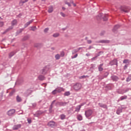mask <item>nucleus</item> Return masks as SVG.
<instances>
[{"label": "nucleus", "mask_w": 131, "mask_h": 131, "mask_svg": "<svg viewBox=\"0 0 131 131\" xmlns=\"http://www.w3.org/2000/svg\"><path fill=\"white\" fill-rule=\"evenodd\" d=\"M103 65H104V64L101 63L98 66V71H99L100 72H101L103 71V70H104V69L102 68Z\"/></svg>", "instance_id": "aec40b11"}, {"label": "nucleus", "mask_w": 131, "mask_h": 131, "mask_svg": "<svg viewBox=\"0 0 131 131\" xmlns=\"http://www.w3.org/2000/svg\"><path fill=\"white\" fill-rule=\"evenodd\" d=\"M47 31H49V28H46L44 30V32H47Z\"/></svg>", "instance_id": "0e129e2a"}, {"label": "nucleus", "mask_w": 131, "mask_h": 131, "mask_svg": "<svg viewBox=\"0 0 131 131\" xmlns=\"http://www.w3.org/2000/svg\"><path fill=\"white\" fill-rule=\"evenodd\" d=\"M120 113H122V108H118L117 110L116 114H117L118 115H119L120 114Z\"/></svg>", "instance_id": "b1692460"}, {"label": "nucleus", "mask_w": 131, "mask_h": 131, "mask_svg": "<svg viewBox=\"0 0 131 131\" xmlns=\"http://www.w3.org/2000/svg\"><path fill=\"white\" fill-rule=\"evenodd\" d=\"M123 64H129V60L128 59H124L123 61Z\"/></svg>", "instance_id": "473e14b6"}, {"label": "nucleus", "mask_w": 131, "mask_h": 131, "mask_svg": "<svg viewBox=\"0 0 131 131\" xmlns=\"http://www.w3.org/2000/svg\"><path fill=\"white\" fill-rule=\"evenodd\" d=\"M36 29V27H31V30H32V31H35Z\"/></svg>", "instance_id": "3c124183"}, {"label": "nucleus", "mask_w": 131, "mask_h": 131, "mask_svg": "<svg viewBox=\"0 0 131 131\" xmlns=\"http://www.w3.org/2000/svg\"><path fill=\"white\" fill-rule=\"evenodd\" d=\"M57 93H58V92H57V89H55L52 92V95H56Z\"/></svg>", "instance_id": "c03bdc74"}, {"label": "nucleus", "mask_w": 131, "mask_h": 131, "mask_svg": "<svg viewBox=\"0 0 131 131\" xmlns=\"http://www.w3.org/2000/svg\"><path fill=\"white\" fill-rule=\"evenodd\" d=\"M26 96H29L31 94V90H28L25 93Z\"/></svg>", "instance_id": "7c9ffc66"}, {"label": "nucleus", "mask_w": 131, "mask_h": 131, "mask_svg": "<svg viewBox=\"0 0 131 131\" xmlns=\"http://www.w3.org/2000/svg\"><path fill=\"white\" fill-rule=\"evenodd\" d=\"M126 99H127V96L124 95L123 96H121L119 100L120 101H123V100H126Z\"/></svg>", "instance_id": "a878e982"}, {"label": "nucleus", "mask_w": 131, "mask_h": 131, "mask_svg": "<svg viewBox=\"0 0 131 131\" xmlns=\"http://www.w3.org/2000/svg\"><path fill=\"white\" fill-rule=\"evenodd\" d=\"M95 68H96V64H92L90 67V69L94 70L95 69Z\"/></svg>", "instance_id": "a19ab883"}, {"label": "nucleus", "mask_w": 131, "mask_h": 131, "mask_svg": "<svg viewBox=\"0 0 131 131\" xmlns=\"http://www.w3.org/2000/svg\"><path fill=\"white\" fill-rule=\"evenodd\" d=\"M56 91L57 92V93H61V92H64V89H63V88H56Z\"/></svg>", "instance_id": "5701e85b"}, {"label": "nucleus", "mask_w": 131, "mask_h": 131, "mask_svg": "<svg viewBox=\"0 0 131 131\" xmlns=\"http://www.w3.org/2000/svg\"><path fill=\"white\" fill-rule=\"evenodd\" d=\"M73 88L75 91H79L81 89V84L77 83L74 85Z\"/></svg>", "instance_id": "20e7f679"}, {"label": "nucleus", "mask_w": 131, "mask_h": 131, "mask_svg": "<svg viewBox=\"0 0 131 131\" xmlns=\"http://www.w3.org/2000/svg\"><path fill=\"white\" fill-rule=\"evenodd\" d=\"M24 29H25L24 28L19 29V30H17L16 32V36L19 35L20 33H21V32L24 31Z\"/></svg>", "instance_id": "6ab92c4d"}, {"label": "nucleus", "mask_w": 131, "mask_h": 131, "mask_svg": "<svg viewBox=\"0 0 131 131\" xmlns=\"http://www.w3.org/2000/svg\"><path fill=\"white\" fill-rule=\"evenodd\" d=\"M77 118L78 120L80 121L82 120V116H81V115H78Z\"/></svg>", "instance_id": "2f4dec72"}, {"label": "nucleus", "mask_w": 131, "mask_h": 131, "mask_svg": "<svg viewBox=\"0 0 131 131\" xmlns=\"http://www.w3.org/2000/svg\"><path fill=\"white\" fill-rule=\"evenodd\" d=\"M65 117H66V116L64 114H62L60 115V118L62 120L65 119Z\"/></svg>", "instance_id": "37998d69"}, {"label": "nucleus", "mask_w": 131, "mask_h": 131, "mask_svg": "<svg viewBox=\"0 0 131 131\" xmlns=\"http://www.w3.org/2000/svg\"><path fill=\"white\" fill-rule=\"evenodd\" d=\"M123 93H127V92H128V91H129V88H127L125 90H123Z\"/></svg>", "instance_id": "5fc2aeb1"}, {"label": "nucleus", "mask_w": 131, "mask_h": 131, "mask_svg": "<svg viewBox=\"0 0 131 131\" xmlns=\"http://www.w3.org/2000/svg\"><path fill=\"white\" fill-rule=\"evenodd\" d=\"M92 49H93V47L90 46L88 48V50H91Z\"/></svg>", "instance_id": "774afa93"}, {"label": "nucleus", "mask_w": 131, "mask_h": 131, "mask_svg": "<svg viewBox=\"0 0 131 131\" xmlns=\"http://www.w3.org/2000/svg\"><path fill=\"white\" fill-rule=\"evenodd\" d=\"M28 2V0H20L19 2V6H23L25 3H27Z\"/></svg>", "instance_id": "4be33fe9"}, {"label": "nucleus", "mask_w": 131, "mask_h": 131, "mask_svg": "<svg viewBox=\"0 0 131 131\" xmlns=\"http://www.w3.org/2000/svg\"><path fill=\"white\" fill-rule=\"evenodd\" d=\"M33 21H34V19H32L31 20H30L29 21L27 22L25 25H24V29L28 27V26H29V25H30V24H31V23H32L33 22Z\"/></svg>", "instance_id": "9d476101"}, {"label": "nucleus", "mask_w": 131, "mask_h": 131, "mask_svg": "<svg viewBox=\"0 0 131 131\" xmlns=\"http://www.w3.org/2000/svg\"><path fill=\"white\" fill-rule=\"evenodd\" d=\"M104 34H105V31H103L101 32L100 35H104Z\"/></svg>", "instance_id": "69168bd1"}, {"label": "nucleus", "mask_w": 131, "mask_h": 131, "mask_svg": "<svg viewBox=\"0 0 131 131\" xmlns=\"http://www.w3.org/2000/svg\"><path fill=\"white\" fill-rule=\"evenodd\" d=\"M120 27V26H119V25H115L112 30L113 32H114L115 33H116L117 31V29H119Z\"/></svg>", "instance_id": "ddd939ff"}, {"label": "nucleus", "mask_w": 131, "mask_h": 131, "mask_svg": "<svg viewBox=\"0 0 131 131\" xmlns=\"http://www.w3.org/2000/svg\"><path fill=\"white\" fill-rule=\"evenodd\" d=\"M39 43H35L34 44V47L35 48H39Z\"/></svg>", "instance_id": "13d9d810"}, {"label": "nucleus", "mask_w": 131, "mask_h": 131, "mask_svg": "<svg viewBox=\"0 0 131 131\" xmlns=\"http://www.w3.org/2000/svg\"><path fill=\"white\" fill-rule=\"evenodd\" d=\"M98 106L99 107H101V108H103V109H108V107H107V105L102 103L101 102L98 103Z\"/></svg>", "instance_id": "f8f14e48"}, {"label": "nucleus", "mask_w": 131, "mask_h": 131, "mask_svg": "<svg viewBox=\"0 0 131 131\" xmlns=\"http://www.w3.org/2000/svg\"><path fill=\"white\" fill-rule=\"evenodd\" d=\"M64 96H66L67 97H68V96H70V92H69V91L66 92L64 93Z\"/></svg>", "instance_id": "58836bf2"}, {"label": "nucleus", "mask_w": 131, "mask_h": 131, "mask_svg": "<svg viewBox=\"0 0 131 131\" xmlns=\"http://www.w3.org/2000/svg\"><path fill=\"white\" fill-rule=\"evenodd\" d=\"M53 107L54 106L50 105L49 109V113H53V112H54V111L53 110Z\"/></svg>", "instance_id": "c756f323"}, {"label": "nucleus", "mask_w": 131, "mask_h": 131, "mask_svg": "<svg viewBox=\"0 0 131 131\" xmlns=\"http://www.w3.org/2000/svg\"><path fill=\"white\" fill-rule=\"evenodd\" d=\"M108 75H109V72H106L104 73V74H103V77L106 78V77H107V76H108Z\"/></svg>", "instance_id": "ea45409f"}, {"label": "nucleus", "mask_w": 131, "mask_h": 131, "mask_svg": "<svg viewBox=\"0 0 131 131\" xmlns=\"http://www.w3.org/2000/svg\"><path fill=\"white\" fill-rule=\"evenodd\" d=\"M86 77H88V76H85V75H83V76H81L79 78L80 79H81L82 78H86Z\"/></svg>", "instance_id": "603ef678"}, {"label": "nucleus", "mask_w": 131, "mask_h": 131, "mask_svg": "<svg viewBox=\"0 0 131 131\" xmlns=\"http://www.w3.org/2000/svg\"><path fill=\"white\" fill-rule=\"evenodd\" d=\"M15 112H16V111L14 109L10 110L7 112V115L9 116H12V115L15 114Z\"/></svg>", "instance_id": "6e6552de"}, {"label": "nucleus", "mask_w": 131, "mask_h": 131, "mask_svg": "<svg viewBox=\"0 0 131 131\" xmlns=\"http://www.w3.org/2000/svg\"><path fill=\"white\" fill-rule=\"evenodd\" d=\"M50 68L48 66L45 67L42 70H40V73L43 75H46V73H48Z\"/></svg>", "instance_id": "f03ea898"}, {"label": "nucleus", "mask_w": 131, "mask_h": 131, "mask_svg": "<svg viewBox=\"0 0 131 131\" xmlns=\"http://www.w3.org/2000/svg\"><path fill=\"white\" fill-rule=\"evenodd\" d=\"M103 52L102 51H100L98 52V53L97 54V55H96V56L98 58V57H99V56L101 55V54H103Z\"/></svg>", "instance_id": "a18cd8bd"}, {"label": "nucleus", "mask_w": 131, "mask_h": 131, "mask_svg": "<svg viewBox=\"0 0 131 131\" xmlns=\"http://www.w3.org/2000/svg\"><path fill=\"white\" fill-rule=\"evenodd\" d=\"M56 105H59V106H66V105H67V102H57Z\"/></svg>", "instance_id": "dca6fc26"}, {"label": "nucleus", "mask_w": 131, "mask_h": 131, "mask_svg": "<svg viewBox=\"0 0 131 131\" xmlns=\"http://www.w3.org/2000/svg\"><path fill=\"white\" fill-rule=\"evenodd\" d=\"M55 102H56V100H53V101L52 102V103H51L50 106H54L53 105H54V104H55Z\"/></svg>", "instance_id": "680f3d73"}, {"label": "nucleus", "mask_w": 131, "mask_h": 131, "mask_svg": "<svg viewBox=\"0 0 131 131\" xmlns=\"http://www.w3.org/2000/svg\"><path fill=\"white\" fill-rule=\"evenodd\" d=\"M80 108H81V105H79L77 106L75 108V112H79V111H80Z\"/></svg>", "instance_id": "393cba45"}, {"label": "nucleus", "mask_w": 131, "mask_h": 131, "mask_svg": "<svg viewBox=\"0 0 131 131\" xmlns=\"http://www.w3.org/2000/svg\"><path fill=\"white\" fill-rule=\"evenodd\" d=\"M99 19H103V21H107L108 20V15L107 14H103V13H99L98 15Z\"/></svg>", "instance_id": "f257e3e1"}, {"label": "nucleus", "mask_w": 131, "mask_h": 131, "mask_svg": "<svg viewBox=\"0 0 131 131\" xmlns=\"http://www.w3.org/2000/svg\"><path fill=\"white\" fill-rule=\"evenodd\" d=\"M13 29V27H11V28H8V29H7L6 30H5V32H6V33L7 32H8V31H10V30Z\"/></svg>", "instance_id": "8fccbe9b"}, {"label": "nucleus", "mask_w": 131, "mask_h": 131, "mask_svg": "<svg viewBox=\"0 0 131 131\" xmlns=\"http://www.w3.org/2000/svg\"><path fill=\"white\" fill-rule=\"evenodd\" d=\"M87 42H88V43H89L90 45V44L92 43V41L91 40H88L87 41Z\"/></svg>", "instance_id": "338daca9"}, {"label": "nucleus", "mask_w": 131, "mask_h": 131, "mask_svg": "<svg viewBox=\"0 0 131 131\" xmlns=\"http://www.w3.org/2000/svg\"><path fill=\"white\" fill-rule=\"evenodd\" d=\"M110 65L111 66H113V65H116V66H118V62L117 59H114V60L111 61L110 62Z\"/></svg>", "instance_id": "423d86ee"}, {"label": "nucleus", "mask_w": 131, "mask_h": 131, "mask_svg": "<svg viewBox=\"0 0 131 131\" xmlns=\"http://www.w3.org/2000/svg\"><path fill=\"white\" fill-rule=\"evenodd\" d=\"M27 121H28V123H29L30 124V123H31V122H32L31 119H29V118H28L27 119Z\"/></svg>", "instance_id": "4d7b16f0"}, {"label": "nucleus", "mask_w": 131, "mask_h": 131, "mask_svg": "<svg viewBox=\"0 0 131 131\" xmlns=\"http://www.w3.org/2000/svg\"><path fill=\"white\" fill-rule=\"evenodd\" d=\"M60 57H64V56H65V53H64V51H61L60 52Z\"/></svg>", "instance_id": "09e8293b"}, {"label": "nucleus", "mask_w": 131, "mask_h": 131, "mask_svg": "<svg viewBox=\"0 0 131 131\" xmlns=\"http://www.w3.org/2000/svg\"><path fill=\"white\" fill-rule=\"evenodd\" d=\"M39 80H45V79H46V77H45V76L42 75H39L38 77Z\"/></svg>", "instance_id": "412c9836"}, {"label": "nucleus", "mask_w": 131, "mask_h": 131, "mask_svg": "<svg viewBox=\"0 0 131 131\" xmlns=\"http://www.w3.org/2000/svg\"><path fill=\"white\" fill-rule=\"evenodd\" d=\"M60 15L62 16V17H65L66 16L65 14L63 12H60Z\"/></svg>", "instance_id": "e2e57ef3"}, {"label": "nucleus", "mask_w": 131, "mask_h": 131, "mask_svg": "<svg viewBox=\"0 0 131 131\" xmlns=\"http://www.w3.org/2000/svg\"><path fill=\"white\" fill-rule=\"evenodd\" d=\"M97 56H95V57H93L92 59H91V60H92V61H95V60H96V59H97Z\"/></svg>", "instance_id": "bf43d9fd"}, {"label": "nucleus", "mask_w": 131, "mask_h": 131, "mask_svg": "<svg viewBox=\"0 0 131 131\" xmlns=\"http://www.w3.org/2000/svg\"><path fill=\"white\" fill-rule=\"evenodd\" d=\"M77 56H78V54H76L74 56H72L71 58L72 59H75V58L77 57Z\"/></svg>", "instance_id": "864d4df0"}, {"label": "nucleus", "mask_w": 131, "mask_h": 131, "mask_svg": "<svg viewBox=\"0 0 131 131\" xmlns=\"http://www.w3.org/2000/svg\"><path fill=\"white\" fill-rule=\"evenodd\" d=\"M54 11L53 8L52 6H51L49 7L48 9V13H53V11Z\"/></svg>", "instance_id": "bb28decb"}, {"label": "nucleus", "mask_w": 131, "mask_h": 131, "mask_svg": "<svg viewBox=\"0 0 131 131\" xmlns=\"http://www.w3.org/2000/svg\"><path fill=\"white\" fill-rule=\"evenodd\" d=\"M105 91H106V92H108V91L112 90V86L111 85V84H107L105 86Z\"/></svg>", "instance_id": "2eb2a0df"}, {"label": "nucleus", "mask_w": 131, "mask_h": 131, "mask_svg": "<svg viewBox=\"0 0 131 131\" xmlns=\"http://www.w3.org/2000/svg\"><path fill=\"white\" fill-rule=\"evenodd\" d=\"M21 127V124H17V125H15L14 126L12 127V129L13 130H17V129H19Z\"/></svg>", "instance_id": "4468645a"}, {"label": "nucleus", "mask_w": 131, "mask_h": 131, "mask_svg": "<svg viewBox=\"0 0 131 131\" xmlns=\"http://www.w3.org/2000/svg\"><path fill=\"white\" fill-rule=\"evenodd\" d=\"M12 26H15V25H17V20L14 19L12 21L11 23Z\"/></svg>", "instance_id": "72a5a7b5"}, {"label": "nucleus", "mask_w": 131, "mask_h": 131, "mask_svg": "<svg viewBox=\"0 0 131 131\" xmlns=\"http://www.w3.org/2000/svg\"><path fill=\"white\" fill-rule=\"evenodd\" d=\"M127 67H128V64H126L123 67V70H126L127 69Z\"/></svg>", "instance_id": "49530a36"}, {"label": "nucleus", "mask_w": 131, "mask_h": 131, "mask_svg": "<svg viewBox=\"0 0 131 131\" xmlns=\"http://www.w3.org/2000/svg\"><path fill=\"white\" fill-rule=\"evenodd\" d=\"M121 10L122 12H124V13H128L129 12V10L126 6H121Z\"/></svg>", "instance_id": "0eeeda50"}, {"label": "nucleus", "mask_w": 131, "mask_h": 131, "mask_svg": "<svg viewBox=\"0 0 131 131\" xmlns=\"http://www.w3.org/2000/svg\"><path fill=\"white\" fill-rule=\"evenodd\" d=\"M130 80H131V75L128 76V77L126 78V81L127 82H128L129 81H130Z\"/></svg>", "instance_id": "4c0bfd02"}, {"label": "nucleus", "mask_w": 131, "mask_h": 131, "mask_svg": "<svg viewBox=\"0 0 131 131\" xmlns=\"http://www.w3.org/2000/svg\"><path fill=\"white\" fill-rule=\"evenodd\" d=\"M16 101L18 103H20V102H22V98H21V97H20V96H19V95H17L16 96Z\"/></svg>", "instance_id": "cd10ccee"}, {"label": "nucleus", "mask_w": 131, "mask_h": 131, "mask_svg": "<svg viewBox=\"0 0 131 131\" xmlns=\"http://www.w3.org/2000/svg\"><path fill=\"white\" fill-rule=\"evenodd\" d=\"M28 38H29V35H26L25 36L23 39H21L22 41H25V40H27V39H28Z\"/></svg>", "instance_id": "c85d7f7f"}, {"label": "nucleus", "mask_w": 131, "mask_h": 131, "mask_svg": "<svg viewBox=\"0 0 131 131\" xmlns=\"http://www.w3.org/2000/svg\"><path fill=\"white\" fill-rule=\"evenodd\" d=\"M99 43H109L110 40H100L98 41Z\"/></svg>", "instance_id": "f3484780"}, {"label": "nucleus", "mask_w": 131, "mask_h": 131, "mask_svg": "<svg viewBox=\"0 0 131 131\" xmlns=\"http://www.w3.org/2000/svg\"><path fill=\"white\" fill-rule=\"evenodd\" d=\"M31 107H32V108H35V107H36V105H37V104H36V103H31Z\"/></svg>", "instance_id": "79ce46f5"}, {"label": "nucleus", "mask_w": 131, "mask_h": 131, "mask_svg": "<svg viewBox=\"0 0 131 131\" xmlns=\"http://www.w3.org/2000/svg\"><path fill=\"white\" fill-rule=\"evenodd\" d=\"M93 114V110L89 109L88 110H86L85 112V115L86 117V118H88V119H91V118H89L90 116H92V115Z\"/></svg>", "instance_id": "7ed1b4c3"}, {"label": "nucleus", "mask_w": 131, "mask_h": 131, "mask_svg": "<svg viewBox=\"0 0 131 131\" xmlns=\"http://www.w3.org/2000/svg\"><path fill=\"white\" fill-rule=\"evenodd\" d=\"M15 91L14 90H12V91L9 93V96L10 97H12V96H13V95L14 94H15Z\"/></svg>", "instance_id": "e433bc0d"}, {"label": "nucleus", "mask_w": 131, "mask_h": 131, "mask_svg": "<svg viewBox=\"0 0 131 131\" xmlns=\"http://www.w3.org/2000/svg\"><path fill=\"white\" fill-rule=\"evenodd\" d=\"M16 53H17L16 51H12L11 52H10L9 54V58H11L12 57H13V56H15Z\"/></svg>", "instance_id": "a211bd4d"}, {"label": "nucleus", "mask_w": 131, "mask_h": 131, "mask_svg": "<svg viewBox=\"0 0 131 131\" xmlns=\"http://www.w3.org/2000/svg\"><path fill=\"white\" fill-rule=\"evenodd\" d=\"M78 52V51L77 50V49H74L73 51H72V54L73 55L74 54H76V53H77Z\"/></svg>", "instance_id": "de8ad7c7"}, {"label": "nucleus", "mask_w": 131, "mask_h": 131, "mask_svg": "<svg viewBox=\"0 0 131 131\" xmlns=\"http://www.w3.org/2000/svg\"><path fill=\"white\" fill-rule=\"evenodd\" d=\"M111 78L113 81H118V80H119V78L115 75L111 76Z\"/></svg>", "instance_id": "1a4fd4ad"}, {"label": "nucleus", "mask_w": 131, "mask_h": 131, "mask_svg": "<svg viewBox=\"0 0 131 131\" xmlns=\"http://www.w3.org/2000/svg\"><path fill=\"white\" fill-rule=\"evenodd\" d=\"M65 4H66V5H68V6L69 7H71V4L70 3H69V2H65Z\"/></svg>", "instance_id": "052dcab7"}, {"label": "nucleus", "mask_w": 131, "mask_h": 131, "mask_svg": "<svg viewBox=\"0 0 131 131\" xmlns=\"http://www.w3.org/2000/svg\"><path fill=\"white\" fill-rule=\"evenodd\" d=\"M48 126H50V127H54L56 125V122L51 121L48 123Z\"/></svg>", "instance_id": "9b49d317"}, {"label": "nucleus", "mask_w": 131, "mask_h": 131, "mask_svg": "<svg viewBox=\"0 0 131 131\" xmlns=\"http://www.w3.org/2000/svg\"><path fill=\"white\" fill-rule=\"evenodd\" d=\"M52 36L53 37H58V36H60V33H56L53 34Z\"/></svg>", "instance_id": "f704fd0d"}, {"label": "nucleus", "mask_w": 131, "mask_h": 131, "mask_svg": "<svg viewBox=\"0 0 131 131\" xmlns=\"http://www.w3.org/2000/svg\"><path fill=\"white\" fill-rule=\"evenodd\" d=\"M4 25V21H0V27H3Z\"/></svg>", "instance_id": "6e6d98bb"}, {"label": "nucleus", "mask_w": 131, "mask_h": 131, "mask_svg": "<svg viewBox=\"0 0 131 131\" xmlns=\"http://www.w3.org/2000/svg\"><path fill=\"white\" fill-rule=\"evenodd\" d=\"M43 113H45L43 111H38L35 113V114H34V116L35 117H38L40 116V115H42Z\"/></svg>", "instance_id": "39448f33"}, {"label": "nucleus", "mask_w": 131, "mask_h": 131, "mask_svg": "<svg viewBox=\"0 0 131 131\" xmlns=\"http://www.w3.org/2000/svg\"><path fill=\"white\" fill-rule=\"evenodd\" d=\"M60 57H61V56H60V54H57L55 56V58L56 60H59Z\"/></svg>", "instance_id": "c9c22d12"}]
</instances>
